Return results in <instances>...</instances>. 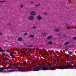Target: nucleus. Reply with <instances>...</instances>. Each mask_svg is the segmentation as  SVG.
<instances>
[{
	"mask_svg": "<svg viewBox=\"0 0 76 76\" xmlns=\"http://www.w3.org/2000/svg\"><path fill=\"white\" fill-rule=\"evenodd\" d=\"M39 5H40V4H38V5H37V6H39Z\"/></svg>",
	"mask_w": 76,
	"mask_h": 76,
	"instance_id": "31",
	"label": "nucleus"
},
{
	"mask_svg": "<svg viewBox=\"0 0 76 76\" xmlns=\"http://www.w3.org/2000/svg\"><path fill=\"white\" fill-rule=\"evenodd\" d=\"M0 60H1V59L0 58Z\"/></svg>",
	"mask_w": 76,
	"mask_h": 76,
	"instance_id": "37",
	"label": "nucleus"
},
{
	"mask_svg": "<svg viewBox=\"0 0 76 76\" xmlns=\"http://www.w3.org/2000/svg\"><path fill=\"white\" fill-rule=\"evenodd\" d=\"M34 51V50L33 49H31L29 51V52L32 53V52H33V51Z\"/></svg>",
	"mask_w": 76,
	"mask_h": 76,
	"instance_id": "14",
	"label": "nucleus"
},
{
	"mask_svg": "<svg viewBox=\"0 0 76 76\" xmlns=\"http://www.w3.org/2000/svg\"><path fill=\"white\" fill-rule=\"evenodd\" d=\"M35 14H36L35 12L34 11H31V12L30 13V15H31V16L35 15Z\"/></svg>",
	"mask_w": 76,
	"mask_h": 76,
	"instance_id": "8",
	"label": "nucleus"
},
{
	"mask_svg": "<svg viewBox=\"0 0 76 76\" xmlns=\"http://www.w3.org/2000/svg\"><path fill=\"white\" fill-rule=\"evenodd\" d=\"M23 7V6L22 5H21L20 6V7H21V8H22V7Z\"/></svg>",
	"mask_w": 76,
	"mask_h": 76,
	"instance_id": "25",
	"label": "nucleus"
},
{
	"mask_svg": "<svg viewBox=\"0 0 76 76\" xmlns=\"http://www.w3.org/2000/svg\"><path fill=\"white\" fill-rule=\"evenodd\" d=\"M2 51V49L1 48V47H0V52H1Z\"/></svg>",
	"mask_w": 76,
	"mask_h": 76,
	"instance_id": "24",
	"label": "nucleus"
},
{
	"mask_svg": "<svg viewBox=\"0 0 76 76\" xmlns=\"http://www.w3.org/2000/svg\"><path fill=\"white\" fill-rule=\"evenodd\" d=\"M28 34L27 33H25V34H24V35H27Z\"/></svg>",
	"mask_w": 76,
	"mask_h": 76,
	"instance_id": "28",
	"label": "nucleus"
},
{
	"mask_svg": "<svg viewBox=\"0 0 76 76\" xmlns=\"http://www.w3.org/2000/svg\"><path fill=\"white\" fill-rule=\"evenodd\" d=\"M46 34L45 32H43L42 33V35H46Z\"/></svg>",
	"mask_w": 76,
	"mask_h": 76,
	"instance_id": "17",
	"label": "nucleus"
},
{
	"mask_svg": "<svg viewBox=\"0 0 76 76\" xmlns=\"http://www.w3.org/2000/svg\"><path fill=\"white\" fill-rule=\"evenodd\" d=\"M30 3H31V4L34 3V1H31L30 2Z\"/></svg>",
	"mask_w": 76,
	"mask_h": 76,
	"instance_id": "29",
	"label": "nucleus"
},
{
	"mask_svg": "<svg viewBox=\"0 0 76 76\" xmlns=\"http://www.w3.org/2000/svg\"><path fill=\"white\" fill-rule=\"evenodd\" d=\"M15 70H10L8 71H7L8 72H15Z\"/></svg>",
	"mask_w": 76,
	"mask_h": 76,
	"instance_id": "15",
	"label": "nucleus"
},
{
	"mask_svg": "<svg viewBox=\"0 0 76 76\" xmlns=\"http://www.w3.org/2000/svg\"><path fill=\"white\" fill-rule=\"evenodd\" d=\"M16 71H18L19 72H26V71L25 70V69H24L23 70H16Z\"/></svg>",
	"mask_w": 76,
	"mask_h": 76,
	"instance_id": "13",
	"label": "nucleus"
},
{
	"mask_svg": "<svg viewBox=\"0 0 76 76\" xmlns=\"http://www.w3.org/2000/svg\"><path fill=\"white\" fill-rule=\"evenodd\" d=\"M22 37H19L18 39V40L19 41H22Z\"/></svg>",
	"mask_w": 76,
	"mask_h": 76,
	"instance_id": "10",
	"label": "nucleus"
},
{
	"mask_svg": "<svg viewBox=\"0 0 76 76\" xmlns=\"http://www.w3.org/2000/svg\"><path fill=\"white\" fill-rule=\"evenodd\" d=\"M24 67H22L17 66L16 67H13L12 66H8L7 67H0V72H6V70L3 71L4 70L6 69H23Z\"/></svg>",
	"mask_w": 76,
	"mask_h": 76,
	"instance_id": "1",
	"label": "nucleus"
},
{
	"mask_svg": "<svg viewBox=\"0 0 76 76\" xmlns=\"http://www.w3.org/2000/svg\"><path fill=\"white\" fill-rule=\"evenodd\" d=\"M52 38H53L52 36H49L48 37L47 39H51Z\"/></svg>",
	"mask_w": 76,
	"mask_h": 76,
	"instance_id": "11",
	"label": "nucleus"
},
{
	"mask_svg": "<svg viewBox=\"0 0 76 76\" xmlns=\"http://www.w3.org/2000/svg\"><path fill=\"white\" fill-rule=\"evenodd\" d=\"M51 64H52L51 63H49V64H48V65L49 66H51Z\"/></svg>",
	"mask_w": 76,
	"mask_h": 76,
	"instance_id": "22",
	"label": "nucleus"
},
{
	"mask_svg": "<svg viewBox=\"0 0 76 76\" xmlns=\"http://www.w3.org/2000/svg\"><path fill=\"white\" fill-rule=\"evenodd\" d=\"M46 66V65L45 64H43L42 65H40V66H39V67L40 68V70H42L41 69V67H42L43 68L44 67H43L42 66Z\"/></svg>",
	"mask_w": 76,
	"mask_h": 76,
	"instance_id": "7",
	"label": "nucleus"
},
{
	"mask_svg": "<svg viewBox=\"0 0 76 76\" xmlns=\"http://www.w3.org/2000/svg\"><path fill=\"white\" fill-rule=\"evenodd\" d=\"M54 61H55V62H56V61H57V60H55Z\"/></svg>",
	"mask_w": 76,
	"mask_h": 76,
	"instance_id": "32",
	"label": "nucleus"
},
{
	"mask_svg": "<svg viewBox=\"0 0 76 76\" xmlns=\"http://www.w3.org/2000/svg\"><path fill=\"white\" fill-rule=\"evenodd\" d=\"M76 37H74V39H76Z\"/></svg>",
	"mask_w": 76,
	"mask_h": 76,
	"instance_id": "33",
	"label": "nucleus"
},
{
	"mask_svg": "<svg viewBox=\"0 0 76 76\" xmlns=\"http://www.w3.org/2000/svg\"><path fill=\"white\" fill-rule=\"evenodd\" d=\"M67 29H69V27H67Z\"/></svg>",
	"mask_w": 76,
	"mask_h": 76,
	"instance_id": "36",
	"label": "nucleus"
},
{
	"mask_svg": "<svg viewBox=\"0 0 76 76\" xmlns=\"http://www.w3.org/2000/svg\"><path fill=\"white\" fill-rule=\"evenodd\" d=\"M36 28V26H34L32 28V29H35Z\"/></svg>",
	"mask_w": 76,
	"mask_h": 76,
	"instance_id": "19",
	"label": "nucleus"
},
{
	"mask_svg": "<svg viewBox=\"0 0 76 76\" xmlns=\"http://www.w3.org/2000/svg\"><path fill=\"white\" fill-rule=\"evenodd\" d=\"M56 69H67V65H66L64 66H60L55 67Z\"/></svg>",
	"mask_w": 76,
	"mask_h": 76,
	"instance_id": "3",
	"label": "nucleus"
},
{
	"mask_svg": "<svg viewBox=\"0 0 76 76\" xmlns=\"http://www.w3.org/2000/svg\"><path fill=\"white\" fill-rule=\"evenodd\" d=\"M41 70H56V68L55 67H52L51 68L50 67L47 66L46 67H44L43 68H42V67H41Z\"/></svg>",
	"mask_w": 76,
	"mask_h": 76,
	"instance_id": "2",
	"label": "nucleus"
},
{
	"mask_svg": "<svg viewBox=\"0 0 76 76\" xmlns=\"http://www.w3.org/2000/svg\"><path fill=\"white\" fill-rule=\"evenodd\" d=\"M26 62H23V64H26Z\"/></svg>",
	"mask_w": 76,
	"mask_h": 76,
	"instance_id": "26",
	"label": "nucleus"
},
{
	"mask_svg": "<svg viewBox=\"0 0 76 76\" xmlns=\"http://www.w3.org/2000/svg\"><path fill=\"white\" fill-rule=\"evenodd\" d=\"M1 3H3V2H4V1H1Z\"/></svg>",
	"mask_w": 76,
	"mask_h": 76,
	"instance_id": "30",
	"label": "nucleus"
},
{
	"mask_svg": "<svg viewBox=\"0 0 76 76\" xmlns=\"http://www.w3.org/2000/svg\"><path fill=\"white\" fill-rule=\"evenodd\" d=\"M3 35V33H2L0 32V35Z\"/></svg>",
	"mask_w": 76,
	"mask_h": 76,
	"instance_id": "27",
	"label": "nucleus"
},
{
	"mask_svg": "<svg viewBox=\"0 0 76 76\" xmlns=\"http://www.w3.org/2000/svg\"><path fill=\"white\" fill-rule=\"evenodd\" d=\"M37 19L38 20H41L42 19V17L40 16H39L37 17Z\"/></svg>",
	"mask_w": 76,
	"mask_h": 76,
	"instance_id": "9",
	"label": "nucleus"
},
{
	"mask_svg": "<svg viewBox=\"0 0 76 76\" xmlns=\"http://www.w3.org/2000/svg\"><path fill=\"white\" fill-rule=\"evenodd\" d=\"M13 53H10V56H11V57H12L13 56Z\"/></svg>",
	"mask_w": 76,
	"mask_h": 76,
	"instance_id": "18",
	"label": "nucleus"
},
{
	"mask_svg": "<svg viewBox=\"0 0 76 76\" xmlns=\"http://www.w3.org/2000/svg\"><path fill=\"white\" fill-rule=\"evenodd\" d=\"M26 68H28V69H26L27 70H31V69H33V70L34 71H38L39 69H36L34 68V67H31V66H27Z\"/></svg>",
	"mask_w": 76,
	"mask_h": 76,
	"instance_id": "5",
	"label": "nucleus"
},
{
	"mask_svg": "<svg viewBox=\"0 0 76 76\" xmlns=\"http://www.w3.org/2000/svg\"><path fill=\"white\" fill-rule=\"evenodd\" d=\"M76 69V66H72L70 64L67 65V69Z\"/></svg>",
	"mask_w": 76,
	"mask_h": 76,
	"instance_id": "4",
	"label": "nucleus"
},
{
	"mask_svg": "<svg viewBox=\"0 0 76 76\" xmlns=\"http://www.w3.org/2000/svg\"><path fill=\"white\" fill-rule=\"evenodd\" d=\"M69 42H66L65 43V45H67V44H69Z\"/></svg>",
	"mask_w": 76,
	"mask_h": 76,
	"instance_id": "20",
	"label": "nucleus"
},
{
	"mask_svg": "<svg viewBox=\"0 0 76 76\" xmlns=\"http://www.w3.org/2000/svg\"><path fill=\"white\" fill-rule=\"evenodd\" d=\"M29 47L30 48V47H31V45H30L29 46Z\"/></svg>",
	"mask_w": 76,
	"mask_h": 76,
	"instance_id": "35",
	"label": "nucleus"
},
{
	"mask_svg": "<svg viewBox=\"0 0 76 76\" xmlns=\"http://www.w3.org/2000/svg\"><path fill=\"white\" fill-rule=\"evenodd\" d=\"M54 30L56 32H58L59 31V29L58 28H56L54 29Z\"/></svg>",
	"mask_w": 76,
	"mask_h": 76,
	"instance_id": "12",
	"label": "nucleus"
},
{
	"mask_svg": "<svg viewBox=\"0 0 76 76\" xmlns=\"http://www.w3.org/2000/svg\"><path fill=\"white\" fill-rule=\"evenodd\" d=\"M25 53V51H22L21 52V54H23V53Z\"/></svg>",
	"mask_w": 76,
	"mask_h": 76,
	"instance_id": "21",
	"label": "nucleus"
},
{
	"mask_svg": "<svg viewBox=\"0 0 76 76\" xmlns=\"http://www.w3.org/2000/svg\"><path fill=\"white\" fill-rule=\"evenodd\" d=\"M44 14H45V15H46V14H47V13H46V12H45V13H44Z\"/></svg>",
	"mask_w": 76,
	"mask_h": 76,
	"instance_id": "34",
	"label": "nucleus"
},
{
	"mask_svg": "<svg viewBox=\"0 0 76 76\" xmlns=\"http://www.w3.org/2000/svg\"><path fill=\"white\" fill-rule=\"evenodd\" d=\"M53 44V43H52V42H49V44Z\"/></svg>",
	"mask_w": 76,
	"mask_h": 76,
	"instance_id": "23",
	"label": "nucleus"
},
{
	"mask_svg": "<svg viewBox=\"0 0 76 76\" xmlns=\"http://www.w3.org/2000/svg\"><path fill=\"white\" fill-rule=\"evenodd\" d=\"M28 20H34V18L33 16H29L28 17Z\"/></svg>",
	"mask_w": 76,
	"mask_h": 76,
	"instance_id": "6",
	"label": "nucleus"
},
{
	"mask_svg": "<svg viewBox=\"0 0 76 76\" xmlns=\"http://www.w3.org/2000/svg\"><path fill=\"white\" fill-rule=\"evenodd\" d=\"M34 35L31 34L29 36V37H30L31 38H34Z\"/></svg>",
	"mask_w": 76,
	"mask_h": 76,
	"instance_id": "16",
	"label": "nucleus"
}]
</instances>
